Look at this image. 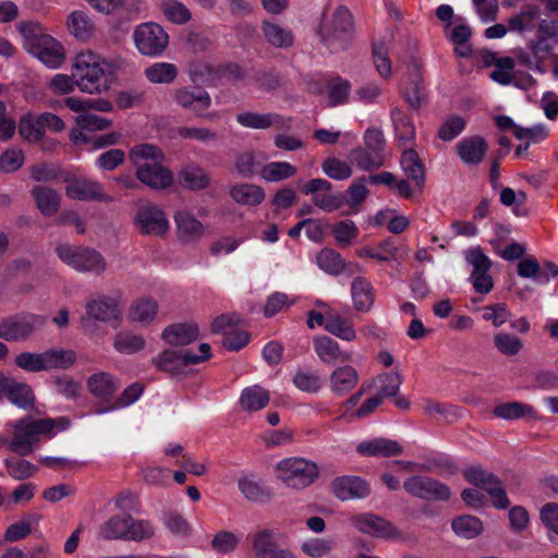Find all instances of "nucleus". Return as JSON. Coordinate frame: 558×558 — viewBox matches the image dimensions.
I'll return each mask as SVG.
<instances>
[{
	"instance_id": "1",
	"label": "nucleus",
	"mask_w": 558,
	"mask_h": 558,
	"mask_svg": "<svg viewBox=\"0 0 558 558\" xmlns=\"http://www.w3.org/2000/svg\"><path fill=\"white\" fill-rule=\"evenodd\" d=\"M73 77L81 92L101 94L109 89L113 64L92 51L76 54L73 65Z\"/></svg>"
},
{
	"instance_id": "2",
	"label": "nucleus",
	"mask_w": 558,
	"mask_h": 558,
	"mask_svg": "<svg viewBox=\"0 0 558 558\" xmlns=\"http://www.w3.org/2000/svg\"><path fill=\"white\" fill-rule=\"evenodd\" d=\"M9 426L13 432L12 440L9 442L10 450L26 456L33 452L40 435L51 436L53 429L56 432L65 430L70 426V421L65 417L35 420L26 416Z\"/></svg>"
},
{
	"instance_id": "3",
	"label": "nucleus",
	"mask_w": 558,
	"mask_h": 558,
	"mask_svg": "<svg viewBox=\"0 0 558 558\" xmlns=\"http://www.w3.org/2000/svg\"><path fill=\"white\" fill-rule=\"evenodd\" d=\"M17 29L23 37L24 48L50 69H57L64 62L62 45L46 34L43 26L35 22H21Z\"/></svg>"
},
{
	"instance_id": "4",
	"label": "nucleus",
	"mask_w": 558,
	"mask_h": 558,
	"mask_svg": "<svg viewBox=\"0 0 558 558\" xmlns=\"http://www.w3.org/2000/svg\"><path fill=\"white\" fill-rule=\"evenodd\" d=\"M276 478L287 488L302 490L311 486L319 475L318 465L302 457H289L274 468Z\"/></svg>"
},
{
	"instance_id": "5",
	"label": "nucleus",
	"mask_w": 558,
	"mask_h": 558,
	"mask_svg": "<svg viewBox=\"0 0 558 558\" xmlns=\"http://www.w3.org/2000/svg\"><path fill=\"white\" fill-rule=\"evenodd\" d=\"M76 361V354L70 349H48L41 352H21L15 356V365L28 373L68 369Z\"/></svg>"
},
{
	"instance_id": "6",
	"label": "nucleus",
	"mask_w": 558,
	"mask_h": 558,
	"mask_svg": "<svg viewBox=\"0 0 558 558\" xmlns=\"http://www.w3.org/2000/svg\"><path fill=\"white\" fill-rule=\"evenodd\" d=\"M352 15L348 9L339 7L332 17L322 24L319 35L332 51L344 49L351 38Z\"/></svg>"
},
{
	"instance_id": "7",
	"label": "nucleus",
	"mask_w": 558,
	"mask_h": 558,
	"mask_svg": "<svg viewBox=\"0 0 558 558\" xmlns=\"http://www.w3.org/2000/svg\"><path fill=\"white\" fill-rule=\"evenodd\" d=\"M199 354H193L190 350H165L161 354L153 357V364L161 372L171 376L184 372L189 365L198 364L210 356V347L202 343L198 347Z\"/></svg>"
},
{
	"instance_id": "8",
	"label": "nucleus",
	"mask_w": 558,
	"mask_h": 558,
	"mask_svg": "<svg viewBox=\"0 0 558 558\" xmlns=\"http://www.w3.org/2000/svg\"><path fill=\"white\" fill-rule=\"evenodd\" d=\"M122 308L119 301L109 295L94 294L85 303V313L81 317L83 327L88 328L96 322L119 324Z\"/></svg>"
},
{
	"instance_id": "9",
	"label": "nucleus",
	"mask_w": 558,
	"mask_h": 558,
	"mask_svg": "<svg viewBox=\"0 0 558 558\" xmlns=\"http://www.w3.org/2000/svg\"><path fill=\"white\" fill-rule=\"evenodd\" d=\"M65 128L63 120L51 112L26 113L19 122V133L27 142L37 143L43 140L47 130L61 132Z\"/></svg>"
},
{
	"instance_id": "10",
	"label": "nucleus",
	"mask_w": 558,
	"mask_h": 558,
	"mask_svg": "<svg viewBox=\"0 0 558 558\" xmlns=\"http://www.w3.org/2000/svg\"><path fill=\"white\" fill-rule=\"evenodd\" d=\"M465 480L474 486L485 490L497 509H506L510 501L501 481L493 473L480 465H471L463 471Z\"/></svg>"
},
{
	"instance_id": "11",
	"label": "nucleus",
	"mask_w": 558,
	"mask_h": 558,
	"mask_svg": "<svg viewBox=\"0 0 558 558\" xmlns=\"http://www.w3.org/2000/svg\"><path fill=\"white\" fill-rule=\"evenodd\" d=\"M133 39L137 50L149 57L161 54L169 43L168 34L159 24L154 22L138 25L133 33Z\"/></svg>"
},
{
	"instance_id": "12",
	"label": "nucleus",
	"mask_w": 558,
	"mask_h": 558,
	"mask_svg": "<svg viewBox=\"0 0 558 558\" xmlns=\"http://www.w3.org/2000/svg\"><path fill=\"white\" fill-rule=\"evenodd\" d=\"M45 322V317L29 313L7 317L0 322V338L7 341L25 340Z\"/></svg>"
},
{
	"instance_id": "13",
	"label": "nucleus",
	"mask_w": 558,
	"mask_h": 558,
	"mask_svg": "<svg viewBox=\"0 0 558 558\" xmlns=\"http://www.w3.org/2000/svg\"><path fill=\"white\" fill-rule=\"evenodd\" d=\"M465 260L472 266L470 281L477 293L487 294L493 290L494 281L489 275L490 259L480 247L465 252Z\"/></svg>"
},
{
	"instance_id": "14",
	"label": "nucleus",
	"mask_w": 558,
	"mask_h": 558,
	"mask_svg": "<svg viewBox=\"0 0 558 558\" xmlns=\"http://www.w3.org/2000/svg\"><path fill=\"white\" fill-rule=\"evenodd\" d=\"M135 226L144 235L161 236L169 230V221L158 206L146 204L137 209Z\"/></svg>"
},
{
	"instance_id": "15",
	"label": "nucleus",
	"mask_w": 558,
	"mask_h": 558,
	"mask_svg": "<svg viewBox=\"0 0 558 558\" xmlns=\"http://www.w3.org/2000/svg\"><path fill=\"white\" fill-rule=\"evenodd\" d=\"M65 194L75 201L111 202L100 183L86 177H69L65 179Z\"/></svg>"
},
{
	"instance_id": "16",
	"label": "nucleus",
	"mask_w": 558,
	"mask_h": 558,
	"mask_svg": "<svg viewBox=\"0 0 558 558\" xmlns=\"http://www.w3.org/2000/svg\"><path fill=\"white\" fill-rule=\"evenodd\" d=\"M403 487L409 494L428 500H448L451 495L446 485L427 476H411Z\"/></svg>"
},
{
	"instance_id": "17",
	"label": "nucleus",
	"mask_w": 558,
	"mask_h": 558,
	"mask_svg": "<svg viewBox=\"0 0 558 558\" xmlns=\"http://www.w3.org/2000/svg\"><path fill=\"white\" fill-rule=\"evenodd\" d=\"M175 102L192 111L196 117H207L206 111L211 106V98L209 94L198 86H184L178 88L174 93Z\"/></svg>"
},
{
	"instance_id": "18",
	"label": "nucleus",
	"mask_w": 558,
	"mask_h": 558,
	"mask_svg": "<svg viewBox=\"0 0 558 558\" xmlns=\"http://www.w3.org/2000/svg\"><path fill=\"white\" fill-rule=\"evenodd\" d=\"M331 490L338 499L347 501L368 497L371 486L366 480L360 476L343 475L332 481Z\"/></svg>"
},
{
	"instance_id": "19",
	"label": "nucleus",
	"mask_w": 558,
	"mask_h": 558,
	"mask_svg": "<svg viewBox=\"0 0 558 558\" xmlns=\"http://www.w3.org/2000/svg\"><path fill=\"white\" fill-rule=\"evenodd\" d=\"M352 525L360 532L378 538H392L398 535L396 527L381 517L373 513L355 514Z\"/></svg>"
},
{
	"instance_id": "20",
	"label": "nucleus",
	"mask_w": 558,
	"mask_h": 558,
	"mask_svg": "<svg viewBox=\"0 0 558 558\" xmlns=\"http://www.w3.org/2000/svg\"><path fill=\"white\" fill-rule=\"evenodd\" d=\"M250 539L255 558H296L291 550L276 546L271 530H260L250 535Z\"/></svg>"
},
{
	"instance_id": "21",
	"label": "nucleus",
	"mask_w": 558,
	"mask_h": 558,
	"mask_svg": "<svg viewBox=\"0 0 558 558\" xmlns=\"http://www.w3.org/2000/svg\"><path fill=\"white\" fill-rule=\"evenodd\" d=\"M236 122L243 128L266 130L277 128L279 130L290 129V118L282 117L275 112L260 113L255 111H244L236 114Z\"/></svg>"
},
{
	"instance_id": "22",
	"label": "nucleus",
	"mask_w": 558,
	"mask_h": 558,
	"mask_svg": "<svg viewBox=\"0 0 558 558\" xmlns=\"http://www.w3.org/2000/svg\"><path fill=\"white\" fill-rule=\"evenodd\" d=\"M360 375L355 367L345 364L337 366L329 375L328 387L332 396L341 398L350 393L359 384Z\"/></svg>"
},
{
	"instance_id": "23",
	"label": "nucleus",
	"mask_w": 558,
	"mask_h": 558,
	"mask_svg": "<svg viewBox=\"0 0 558 558\" xmlns=\"http://www.w3.org/2000/svg\"><path fill=\"white\" fill-rule=\"evenodd\" d=\"M129 158L135 168V174L145 178L146 170L158 162H163L165 156L156 145L140 144L130 149Z\"/></svg>"
},
{
	"instance_id": "24",
	"label": "nucleus",
	"mask_w": 558,
	"mask_h": 558,
	"mask_svg": "<svg viewBox=\"0 0 558 558\" xmlns=\"http://www.w3.org/2000/svg\"><path fill=\"white\" fill-rule=\"evenodd\" d=\"M313 348L324 364L333 365L337 362H349L352 359L350 352L342 351L340 344L328 336L315 337Z\"/></svg>"
},
{
	"instance_id": "25",
	"label": "nucleus",
	"mask_w": 558,
	"mask_h": 558,
	"mask_svg": "<svg viewBox=\"0 0 558 558\" xmlns=\"http://www.w3.org/2000/svg\"><path fill=\"white\" fill-rule=\"evenodd\" d=\"M356 451L363 457L387 458L402 453V446L392 439L376 437L361 441L356 446Z\"/></svg>"
},
{
	"instance_id": "26",
	"label": "nucleus",
	"mask_w": 558,
	"mask_h": 558,
	"mask_svg": "<svg viewBox=\"0 0 558 558\" xmlns=\"http://www.w3.org/2000/svg\"><path fill=\"white\" fill-rule=\"evenodd\" d=\"M487 149L488 144L481 136L464 137L456 146L457 155L468 166L480 165Z\"/></svg>"
},
{
	"instance_id": "27",
	"label": "nucleus",
	"mask_w": 558,
	"mask_h": 558,
	"mask_svg": "<svg viewBox=\"0 0 558 558\" xmlns=\"http://www.w3.org/2000/svg\"><path fill=\"white\" fill-rule=\"evenodd\" d=\"M326 331L347 342H353L357 339V331L353 323L330 307H327Z\"/></svg>"
},
{
	"instance_id": "28",
	"label": "nucleus",
	"mask_w": 558,
	"mask_h": 558,
	"mask_svg": "<svg viewBox=\"0 0 558 558\" xmlns=\"http://www.w3.org/2000/svg\"><path fill=\"white\" fill-rule=\"evenodd\" d=\"M351 298L356 312L368 313L375 302V290L371 281L365 277H356L351 283Z\"/></svg>"
},
{
	"instance_id": "29",
	"label": "nucleus",
	"mask_w": 558,
	"mask_h": 558,
	"mask_svg": "<svg viewBox=\"0 0 558 558\" xmlns=\"http://www.w3.org/2000/svg\"><path fill=\"white\" fill-rule=\"evenodd\" d=\"M270 401V393L260 385H252L242 389L239 407L242 411L253 413L265 409Z\"/></svg>"
},
{
	"instance_id": "30",
	"label": "nucleus",
	"mask_w": 558,
	"mask_h": 558,
	"mask_svg": "<svg viewBox=\"0 0 558 558\" xmlns=\"http://www.w3.org/2000/svg\"><path fill=\"white\" fill-rule=\"evenodd\" d=\"M174 221L179 238L184 242L196 241L205 233L204 225L187 210H179L174 215Z\"/></svg>"
},
{
	"instance_id": "31",
	"label": "nucleus",
	"mask_w": 558,
	"mask_h": 558,
	"mask_svg": "<svg viewBox=\"0 0 558 558\" xmlns=\"http://www.w3.org/2000/svg\"><path fill=\"white\" fill-rule=\"evenodd\" d=\"M89 392L97 399H109L119 388L118 380L107 372L93 374L87 379Z\"/></svg>"
},
{
	"instance_id": "32",
	"label": "nucleus",
	"mask_w": 558,
	"mask_h": 558,
	"mask_svg": "<svg viewBox=\"0 0 558 558\" xmlns=\"http://www.w3.org/2000/svg\"><path fill=\"white\" fill-rule=\"evenodd\" d=\"M198 336V328L194 324H174L162 332V339L171 345H186Z\"/></svg>"
},
{
	"instance_id": "33",
	"label": "nucleus",
	"mask_w": 558,
	"mask_h": 558,
	"mask_svg": "<svg viewBox=\"0 0 558 558\" xmlns=\"http://www.w3.org/2000/svg\"><path fill=\"white\" fill-rule=\"evenodd\" d=\"M230 196L240 205L256 206L265 199V192L258 185L241 183L230 189Z\"/></svg>"
},
{
	"instance_id": "34",
	"label": "nucleus",
	"mask_w": 558,
	"mask_h": 558,
	"mask_svg": "<svg viewBox=\"0 0 558 558\" xmlns=\"http://www.w3.org/2000/svg\"><path fill=\"white\" fill-rule=\"evenodd\" d=\"M136 178L143 184L155 190L167 189L173 183L172 172L166 168L162 162H158L149 167L146 170L145 178H143L141 174H137Z\"/></svg>"
},
{
	"instance_id": "35",
	"label": "nucleus",
	"mask_w": 558,
	"mask_h": 558,
	"mask_svg": "<svg viewBox=\"0 0 558 558\" xmlns=\"http://www.w3.org/2000/svg\"><path fill=\"white\" fill-rule=\"evenodd\" d=\"M351 160L357 168L364 171H373L384 166L386 156L383 151H374L368 148H355L350 153Z\"/></svg>"
},
{
	"instance_id": "36",
	"label": "nucleus",
	"mask_w": 558,
	"mask_h": 558,
	"mask_svg": "<svg viewBox=\"0 0 558 558\" xmlns=\"http://www.w3.org/2000/svg\"><path fill=\"white\" fill-rule=\"evenodd\" d=\"M32 195L43 215L52 216L59 210L61 196L56 191L46 186H36L33 189Z\"/></svg>"
},
{
	"instance_id": "37",
	"label": "nucleus",
	"mask_w": 558,
	"mask_h": 558,
	"mask_svg": "<svg viewBox=\"0 0 558 558\" xmlns=\"http://www.w3.org/2000/svg\"><path fill=\"white\" fill-rule=\"evenodd\" d=\"M178 72L177 65L169 62H155L144 70L145 77L153 84H171Z\"/></svg>"
},
{
	"instance_id": "38",
	"label": "nucleus",
	"mask_w": 558,
	"mask_h": 558,
	"mask_svg": "<svg viewBox=\"0 0 558 558\" xmlns=\"http://www.w3.org/2000/svg\"><path fill=\"white\" fill-rule=\"evenodd\" d=\"M129 515L118 514L108 519L100 527L98 535L104 539H126Z\"/></svg>"
},
{
	"instance_id": "39",
	"label": "nucleus",
	"mask_w": 558,
	"mask_h": 558,
	"mask_svg": "<svg viewBox=\"0 0 558 558\" xmlns=\"http://www.w3.org/2000/svg\"><path fill=\"white\" fill-rule=\"evenodd\" d=\"M107 269L105 257L96 250L84 246L78 258V272L102 274Z\"/></svg>"
},
{
	"instance_id": "40",
	"label": "nucleus",
	"mask_w": 558,
	"mask_h": 558,
	"mask_svg": "<svg viewBox=\"0 0 558 558\" xmlns=\"http://www.w3.org/2000/svg\"><path fill=\"white\" fill-rule=\"evenodd\" d=\"M69 32L80 40L88 39L94 33V24L83 11L72 12L66 20Z\"/></svg>"
},
{
	"instance_id": "41",
	"label": "nucleus",
	"mask_w": 558,
	"mask_h": 558,
	"mask_svg": "<svg viewBox=\"0 0 558 558\" xmlns=\"http://www.w3.org/2000/svg\"><path fill=\"white\" fill-rule=\"evenodd\" d=\"M182 186L190 190H203L208 186L210 179L206 171L196 166L190 165L183 168L179 173Z\"/></svg>"
},
{
	"instance_id": "42",
	"label": "nucleus",
	"mask_w": 558,
	"mask_h": 558,
	"mask_svg": "<svg viewBox=\"0 0 558 558\" xmlns=\"http://www.w3.org/2000/svg\"><path fill=\"white\" fill-rule=\"evenodd\" d=\"M391 121L395 126L398 140L404 144L410 143L415 137V128L412 119L399 108L391 109Z\"/></svg>"
},
{
	"instance_id": "43",
	"label": "nucleus",
	"mask_w": 558,
	"mask_h": 558,
	"mask_svg": "<svg viewBox=\"0 0 558 558\" xmlns=\"http://www.w3.org/2000/svg\"><path fill=\"white\" fill-rule=\"evenodd\" d=\"M296 168L287 161H272L264 165L259 175L267 182H279L293 177Z\"/></svg>"
},
{
	"instance_id": "44",
	"label": "nucleus",
	"mask_w": 558,
	"mask_h": 558,
	"mask_svg": "<svg viewBox=\"0 0 558 558\" xmlns=\"http://www.w3.org/2000/svg\"><path fill=\"white\" fill-rule=\"evenodd\" d=\"M112 345L120 354L131 355L144 349L145 339L141 335L122 331L114 336Z\"/></svg>"
},
{
	"instance_id": "45",
	"label": "nucleus",
	"mask_w": 558,
	"mask_h": 558,
	"mask_svg": "<svg viewBox=\"0 0 558 558\" xmlns=\"http://www.w3.org/2000/svg\"><path fill=\"white\" fill-rule=\"evenodd\" d=\"M158 304L150 298H142L135 301L130 307L131 320L140 324H149L156 316Z\"/></svg>"
},
{
	"instance_id": "46",
	"label": "nucleus",
	"mask_w": 558,
	"mask_h": 558,
	"mask_svg": "<svg viewBox=\"0 0 558 558\" xmlns=\"http://www.w3.org/2000/svg\"><path fill=\"white\" fill-rule=\"evenodd\" d=\"M263 32L267 41L274 47L287 48L293 44L292 33L277 23L265 22Z\"/></svg>"
},
{
	"instance_id": "47",
	"label": "nucleus",
	"mask_w": 558,
	"mask_h": 558,
	"mask_svg": "<svg viewBox=\"0 0 558 558\" xmlns=\"http://www.w3.org/2000/svg\"><path fill=\"white\" fill-rule=\"evenodd\" d=\"M401 168L417 185H422L425 180V172L418 156L413 149H405L400 159Z\"/></svg>"
},
{
	"instance_id": "48",
	"label": "nucleus",
	"mask_w": 558,
	"mask_h": 558,
	"mask_svg": "<svg viewBox=\"0 0 558 558\" xmlns=\"http://www.w3.org/2000/svg\"><path fill=\"white\" fill-rule=\"evenodd\" d=\"M292 381L298 389L307 393H317L324 384L318 372L305 369L295 371Z\"/></svg>"
},
{
	"instance_id": "49",
	"label": "nucleus",
	"mask_w": 558,
	"mask_h": 558,
	"mask_svg": "<svg viewBox=\"0 0 558 558\" xmlns=\"http://www.w3.org/2000/svg\"><path fill=\"white\" fill-rule=\"evenodd\" d=\"M40 520V515L37 513H28L24 515L20 521L11 524L4 534V538L8 542H17L26 537L34 525Z\"/></svg>"
},
{
	"instance_id": "50",
	"label": "nucleus",
	"mask_w": 558,
	"mask_h": 558,
	"mask_svg": "<svg viewBox=\"0 0 558 558\" xmlns=\"http://www.w3.org/2000/svg\"><path fill=\"white\" fill-rule=\"evenodd\" d=\"M317 266L329 275H339L344 269V260L340 253L332 248H324L316 256Z\"/></svg>"
},
{
	"instance_id": "51",
	"label": "nucleus",
	"mask_w": 558,
	"mask_h": 558,
	"mask_svg": "<svg viewBox=\"0 0 558 558\" xmlns=\"http://www.w3.org/2000/svg\"><path fill=\"white\" fill-rule=\"evenodd\" d=\"M451 526L458 536L466 539L476 537L483 531L481 520L473 515H461L452 521Z\"/></svg>"
},
{
	"instance_id": "52",
	"label": "nucleus",
	"mask_w": 558,
	"mask_h": 558,
	"mask_svg": "<svg viewBox=\"0 0 558 558\" xmlns=\"http://www.w3.org/2000/svg\"><path fill=\"white\" fill-rule=\"evenodd\" d=\"M160 9L165 17L174 24H184L192 19L190 10L178 0H162Z\"/></svg>"
},
{
	"instance_id": "53",
	"label": "nucleus",
	"mask_w": 558,
	"mask_h": 558,
	"mask_svg": "<svg viewBox=\"0 0 558 558\" xmlns=\"http://www.w3.org/2000/svg\"><path fill=\"white\" fill-rule=\"evenodd\" d=\"M8 399L19 408L28 409L33 407L35 396L29 385L14 379Z\"/></svg>"
},
{
	"instance_id": "54",
	"label": "nucleus",
	"mask_w": 558,
	"mask_h": 558,
	"mask_svg": "<svg viewBox=\"0 0 558 558\" xmlns=\"http://www.w3.org/2000/svg\"><path fill=\"white\" fill-rule=\"evenodd\" d=\"M335 240L340 246H350L356 240L360 230L354 221L341 220L331 228Z\"/></svg>"
},
{
	"instance_id": "55",
	"label": "nucleus",
	"mask_w": 558,
	"mask_h": 558,
	"mask_svg": "<svg viewBox=\"0 0 558 558\" xmlns=\"http://www.w3.org/2000/svg\"><path fill=\"white\" fill-rule=\"evenodd\" d=\"M351 84L341 77H333L328 83V102L330 106L345 104L350 97Z\"/></svg>"
},
{
	"instance_id": "56",
	"label": "nucleus",
	"mask_w": 558,
	"mask_h": 558,
	"mask_svg": "<svg viewBox=\"0 0 558 558\" xmlns=\"http://www.w3.org/2000/svg\"><path fill=\"white\" fill-rule=\"evenodd\" d=\"M332 542L323 537H311L302 542L300 549L310 558L327 557L332 551Z\"/></svg>"
},
{
	"instance_id": "57",
	"label": "nucleus",
	"mask_w": 558,
	"mask_h": 558,
	"mask_svg": "<svg viewBox=\"0 0 558 558\" xmlns=\"http://www.w3.org/2000/svg\"><path fill=\"white\" fill-rule=\"evenodd\" d=\"M373 62L377 73L384 80H389L392 75L391 60L388 48L383 43H376L373 46Z\"/></svg>"
},
{
	"instance_id": "58",
	"label": "nucleus",
	"mask_w": 558,
	"mask_h": 558,
	"mask_svg": "<svg viewBox=\"0 0 558 558\" xmlns=\"http://www.w3.org/2000/svg\"><path fill=\"white\" fill-rule=\"evenodd\" d=\"M533 412L531 405L521 402H507L497 405L493 413L504 420H517Z\"/></svg>"
},
{
	"instance_id": "59",
	"label": "nucleus",
	"mask_w": 558,
	"mask_h": 558,
	"mask_svg": "<svg viewBox=\"0 0 558 558\" xmlns=\"http://www.w3.org/2000/svg\"><path fill=\"white\" fill-rule=\"evenodd\" d=\"M240 544V536L230 531H219L211 539V547L220 554L233 553Z\"/></svg>"
},
{
	"instance_id": "60",
	"label": "nucleus",
	"mask_w": 558,
	"mask_h": 558,
	"mask_svg": "<svg viewBox=\"0 0 558 558\" xmlns=\"http://www.w3.org/2000/svg\"><path fill=\"white\" fill-rule=\"evenodd\" d=\"M384 92L383 86L377 82H367L356 88L353 100L364 105L376 104Z\"/></svg>"
},
{
	"instance_id": "61",
	"label": "nucleus",
	"mask_w": 558,
	"mask_h": 558,
	"mask_svg": "<svg viewBox=\"0 0 558 558\" xmlns=\"http://www.w3.org/2000/svg\"><path fill=\"white\" fill-rule=\"evenodd\" d=\"M483 319L490 322L493 326L500 327L511 317V313L506 303H495L483 307Z\"/></svg>"
},
{
	"instance_id": "62",
	"label": "nucleus",
	"mask_w": 558,
	"mask_h": 558,
	"mask_svg": "<svg viewBox=\"0 0 558 558\" xmlns=\"http://www.w3.org/2000/svg\"><path fill=\"white\" fill-rule=\"evenodd\" d=\"M238 487L242 495L252 501H259L265 497V492L259 481L253 475H243L238 481Z\"/></svg>"
},
{
	"instance_id": "63",
	"label": "nucleus",
	"mask_w": 558,
	"mask_h": 558,
	"mask_svg": "<svg viewBox=\"0 0 558 558\" xmlns=\"http://www.w3.org/2000/svg\"><path fill=\"white\" fill-rule=\"evenodd\" d=\"M52 383L59 395L66 399H76L81 391L82 385L69 375L56 376L52 378Z\"/></svg>"
},
{
	"instance_id": "64",
	"label": "nucleus",
	"mask_w": 558,
	"mask_h": 558,
	"mask_svg": "<svg viewBox=\"0 0 558 558\" xmlns=\"http://www.w3.org/2000/svg\"><path fill=\"white\" fill-rule=\"evenodd\" d=\"M494 344L501 354L509 356L518 354L523 347L522 341L518 337L507 332L496 333L494 336Z\"/></svg>"
}]
</instances>
